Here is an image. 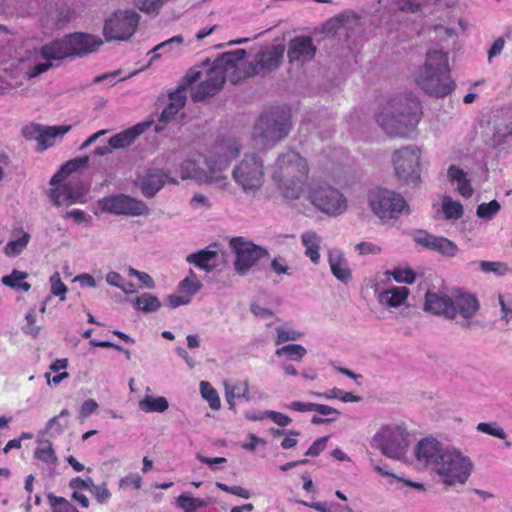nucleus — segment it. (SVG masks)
Segmentation results:
<instances>
[{"label": "nucleus", "instance_id": "f257e3e1", "mask_svg": "<svg viewBox=\"0 0 512 512\" xmlns=\"http://www.w3.org/2000/svg\"><path fill=\"white\" fill-rule=\"evenodd\" d=\"M246 55L247 52L244 49L225 52L204 72L189 70L183 78V82L189 86L198 82L191 88L192 100L200 102L214 96L223 87L226 79H230L233 84H236L240 80L239 70Z\"/></svg>", "mask_w": 512, "mask_h": 512}, {"label": "nucleus", "instance_id": "f03ea898", "mask_svg": "<svg viewBox=\"0 0 512 512\" xmlns=\"http://www.w3.org/2000/svg\"><path fill=\"white\" fill-rule=\"evenodd\" d=\"M421 105L414 97H396L376 115V121L391 137H405L420 120Z\"/></svg>", "mask_w": 512, "mask_h": 512}, {"label": "nucleus", "instance_id": "7ed1b4c3", "mask_svg": "<svg viewBox=\"0 0 512 512\" xmlns=\"http://www.w3.org/2000/svg\"><path fill=\"white\" fill-rule=\"evenodd\" d=\"M308 173L307 161L298 152L289 151L278 157L272 178L284 198L297 200L303 193Z\"/></svg>", "mask_w": 512, "mask_h": 512}, {"label": "nucleus", "instance_id": "20e7f679", "mask_svg": "<svg viewBox=\"0 0 512 512\" xmlns=\"http://www.w3.org/2000/svg\"><path fill=\"white\" fill-rule=\"evenodd\" d=\"M416 83L429 95L445 97L453 92L455 83L451 80L448 56L433 50L426 54V61L415 76Z\"/></svg>", "mask_w": 512, "mask_h": 512}, {"label": "nucleus", "instance_id": "39448f33", "mask_svg": "<svg viewBox=\"0 0 512 512\" xmlns=\"http://www.w3.org/2000/svg\"><path fill=\"white\" fill-rule=\"evenodd\" d=\"M291 115L284 107H274L260 115L254 126V137L270 146L288 135Z\"/></svg>", "mask_w": 512, "mask_h": 512}, {"label": "nucleus", "instance_id": "423d86ee", "mask_svg": "<svg viewBox=\"0 0 512 512\" xmlns=\"http://www.w3.org/2000/svg\"><path fill=\"white\" fill-rule=\"evenodd\" d=\"M367 199L371 212L382 223L398 220L401 215L410 213V207L404 197L395 191L375 188L369 191Z\"/></svg>", "mask_w": 512, "mask_h": 512}, {"label": "nucleus", "instance_id": "0eeeda50", "mask_svg": "<svg viewBox=\"0 0 512 512\" xmlns=\"http://www.w3.org/2000/svg\"><path fill=\"white\" fill-rule=\"evenodd\" d=\"M407 436L403 425H385L372 437L371 446L389 458H399L408 446Z\"/></svg>", "mask_w": 512, "mask_h": 512}, {"label": "nucleus", "instance_id": "6e6552de", "mask_svg": "<svg viewBox=\"0 0 512 512\" xmlns=\"http://www.w3.org/2000/svg\"><path fill=\"white\" fill-rule=\"evenodd\" d=\"M140 16L131 9L118 10L105 20L103 35L107 41L129 40L137 30Z\"/></svg>", "mask_w": 512, "mask_h": 512}, {"label": "nucleus", "instance_id": "1a4fd4ad", "mask_svg": "<svg viewBox=\"0 0 512 512\" xmlns=\"http://www.w3.org/2000/svg\"><path fill=\"white\" fill-rule=\"evenodd\" d=\"M308 199L320 211L330 214H342L347 208L343 194L324 183H312L309 187Z\"/></svg>", "mask_w": 512, "mask_h": 512}, {"label": "nucleus", "instance_id": "9d476101", "mask_svg": "<svg viewBox=\"0 0 512 512\" xmlns=\"http://www.w3.org/2000/svg\"><path fill=\"white\" fill-rule=\"evenodd\" d=\"M233 179L244 192L260 189L264 182L262 160L255 155H246L233 169Z\"/></svg>", "mask_w": 512, "mask_h": 512}, {"label": "nucleus", "instance_id": "9b49d317", "mask_svg": "<svg viewBox=\"0 0 512 512\" xmlns=\"http://www.w3.org/2000/svg\"><path fill=\"white\" fill-rule=\"evenodd\" d=\"M470 460L455 451H445L436 467V472L445 484H464L471 472Z\"/></svg>", "mask_w": 512, "mask_h": 512}, {"label": "nucleus", "instance_id": "f8f14e48", "mask_svg": "<svg viewBox=\"0 0 512 512\" xmlns=\"http://www.w3.org/2000/svg\"><path fill=\"white\" fill-rule=\"evenodd\" d=\"M396 175L406 184L418 185L420 182V149L410 146L396 150L393 155Z\"/></svg>", "mask_w": 512, "mask_h": 512}, {"label": "nucleus", "instance_id": "ddd939ff", "mask_svg": "<svg viewBox=\"0 0 512 512\" xmlns=\"http://www.w3.org/2000/svg\"><path fill=\"white\" fill-rule=\"evenodd\" d=\"M230 247L236 254L235 270L241 275L247 273L252 266L267 254L266 249L245 241L243 237L232 238Z\"/></svg>", "mask_w": 512, "mask_h": 512}, {"label": "nucleus", "instance_id": "4468645a", "mask_svg": "<svg viewBox=\"0 0 512 512\" xmlns=\"http://www.w3.org/2000/svg\"><path fill=\"white\" fill-rule=\"evenodd\" d=\"M240 153V145L234 138L220 139L215 142L209 155L205 156L211 173H217L227 168L229 162Z\"/></svg>", "mask_w": 512, "mask_h": 512}, {"label": "nucleus", "instance_id": "2eb2a0df", "mask_svg": "<svg viewBox=\"0 0 512 512\" xmlns=\"http://www.w3.org/2000/svg\"><path fill=\"white\" fill-rule=\"evenodd\" d=\"M99 205L103 211L116 215L140 216L149 212L144 202L124 194L104 197Z\"/></svg>", "mask_w": 512, "mask_h": 512}, {"label": "nucleus", "instance_id": "dca6fc26", "mask_svg": "<svg viewBox=\"0 0 512 512\" xmlns=\"http://www.w3.org/2000/svg\"><path fill=\"white\" fill-rule=\"evenodd\" d=\"M424 310L447 319H455L457 315L453 299L439 292L427 291L425 294Z\"/></svg>", "mask_w": 512, "mask_h": 512}, {"label": "nucleus", "instance_id": "f3484780", "mask_svg": "<svg viewBox=\"0 0 512 512\" xmlns=\"http://www.w3.org/2000/svg\"><path fill=\"white\" fill-rule=\"evenodd\" d=\"M66 44L70 57H82L96 51L101 45L102 40L99 37L85 34L74 33L65 36Z\"/></svg>", "mask_w": 512, "mask_h": 512}, {"label": "nucleus", "instance_id": "a211bd4d", "mask_svg": "<svg viewBox=\"0 0 512 512\" xmlns=\"http://www.w3.org/2000/svg\"><path fill=\"white\" fill-rule=\"evenodd\" d=\"M316 51L310 36H296L288 43L287 57L290 63H305L314 58Z\"/></svg>", "mask_w": 512, "mask_h": 512}, {"label": "nucleus", "instance_id": "6ab92c4d", "mask_svg": "<svg viewBox=\"0 0 512 512\" xmlns=\"http://www.w3.org/2000/svg\"><path fill=\"white\" fill-rule=\"evenodd\" d=\"M414 241L426 249L437 251L445 256H454L458 250L457 245L451 240L432 235L425 230H418L415 233Z\"/></svg>", "mask_w": 512, "mask_h": 512}, {"label": "nucleus", "instance_id": "aec40b11", "mask_svg": "<svg viewBox=\"0 0 512 512\" xmlns=\"http://www.w3.org/2000/svg\"><path fill=\"white\" fill-rule=\"evenodd\" d=\"M165 182L176 184L177 181L162 170H150L138 181V186L142 194L147 198H152L163 187Z\"/></svg>", "mask_w": 512, "mask_h": 512}, {"label": "nucleus", "instance_id": "412c9836", "mask_svg": "<svg viewBox=\"0 0 512 512\" xmlns=\"http://www.w3.org/2000/svg\"><path fill=\"white\" fill-rule=\"evenodd\" d=\"M444 453L441 444L436 439L430 438L421 440L415 449L417 459L423 461L426 466H433L435 469Z\"/></svg>", "mask_w": 512, "mask_h": 512}, {"label": "nucleus", "instance_id": "4be33fe9", "mask_svg": "<svg viewBox=\"0 0 512 512\" xmlns=\"http://www.w3.org/2000/svg\"><path fill=\"white\" fill-rule=\"evenodd\" d=\"M83 196L82 188L72 183H65L53 188L49 197L55 206L70 205L78 202Z\"/></svg>", "mask_w": 512, "mask_h": 512}, {"label": "nucleus", "instance_id": "5701e85b", "mask_svg": "<svg viewBox=\"0 0 512 512\" xmlns=\"http://www.w3.org/2000/svg\"><path fill=\"white\" fill-rule=\"evenodd\" d=\"M285 48L283 45L273 46L259 54L255 69L258 72H270L277 69L282 62Z\"/></svg>", "mask_w": 512, "mask_h": 512}, {"label": "nucleus", "instance_id": "b1692460", "mask_svg": "<svg viewBox=\"0 0 512 512\" xmlns=\"http://www.w3.org/2000/svg\"><path fill=\"white\" fill-rule=\"evenodd\" d=\"M448 179L450 182H456L457 183V192L464 198H470L473 193V187L471 185L470 179H468L467 174L464 172L463 169L451 165L448 168L447 173Z\"/></svg>", "mask_w": 512, "mask_h": 512}, {"label": "nucleus", "instance_id": "393cba45", "mask_svg": "<svg viewBox=\"0 0 512 512\" xmlns=\"http://www.w3.org/2000/svg\"><path fill=\"white\" fill-rule=\"evenodd\" d=\"M219 255L217 251L210 249H203L196 253L187 256L186 260L189 263L195 264L200 269L207 272L214 270L217 267V259Z\"/></svg>", "mask_w": 512, "mask_h": 512}, {"label": "nucleus", "instance_id": "a878e982", "mask_svg": "<svg viewBox=\"0 0 512 512\" xmlns=\"http://www.w3.org/2000/svg\"><path fill=\"white\" fill-rule=\"evenodd\" d=\"M332 274L340 281L347 283L351 279V270L347 260L341 252L329 253L328 259Z\"/></svg>", "mask_w": 512, "mask_h": 512}, {"label": "nucleus", "instance_id": "bb28decb", "mask_svg": "<svg viewBox=\"0 0 512 512\" xmlns=\"http://www.w3.org/2000/svg\"><path fill=\"white\" fill-rule=\"evenodd\" d=\"M454 301L457 314L465 319H470L479 310V302L477 298L468 293L459 294Z\"/></svg>", "mask_w": 512, "mask_h": 512}, {"label": "nucleus", "instance_id": "cd10ccee", "mask_svg": "<svg viewBox=\"0 0 512 512\" xmlns=\"http://www.w3.org/2000/svg\"><path fill=\"white\" fill-rule=\"evenodd\" d=\"M71 125L46 126L42 127L39 137V149L44 151L54 145L57 136H63L71 130Z\"/></svg>", "mask_w": 512, "mask_h": 512}, {"label": "nucleus", "instance_id": "c85d7f7f", "mask_svg": "<svg viewBox=\"0 0 512 512\" xmlns=\"http://www.w3.org/2000/svg\"><path fill=\"white\" fill-rule=\"evenodd\" d=\"M40 54L47 61L70 57L65 37L42 46Z\"/></svg>", "mask_w": 512, "mask_h": 512}, {"label": "nucleus", "instance_id": "c756f323", "mask_svg": "<svg viewBox=\"0 0 512 512\" xmlns=\"http://www.w3.org/2000/svg\"><path fill=\"white\" fill-rule=\"evenodd\" d=\"M409 289L407 287H392L383 291L379 296V301L388 307H399L407 300Z\"/></svg>", "mask_w": 512, "mask_h": 512}, {"label": "nucleus", "instance_id": "7c9ffc66", "mask_svg": "<svg viewBox=\"0 0 512 512\" xmlns=\"http://www.w3.org/2000/svg\"><path fill=\"white\" fill-rule=\"evenodd\" d=\"M13 234L17 237L5 245L3 252L8 257H15L22 253L30 241V235L23 228L14 229Z\"/></svg>", "mask_w": 512, "mask_h": 512}, {"label": "nucleus", "instance_id": "2f4dec72", "mask_svg": "<svg viewBox=\"0 0 512 512\" xmlns=\"http://www.w3.org/2000/svg\"><path fill=\"white\" fill-rule=\"evenodd\" d=\"M88 161V156L77 157L69 160L61 167V169L56 174L52 176L50 184L54 186L56 184L61 183L68 175L76 172L82 167H85Z\"/></svg>", "mask_w": 512, "mask_h": 512}, {"label": "nucleus", "instance_id": "473e14b6", "mask_svg": "<svg viewBox=\"0 0 512 512\" xmlns=\"http://www.w3.org/2000/svg\"><path fill=\"white\" fill-rule=\"evenodd\" d=\"M301 241L305 247V255L314 263L318 264L320 260V244L321 238L312 231L305 232L301 235Z\"/></svg>", "mask_w": 512, "mask_h": 512}, {"label": "nucleus", "instance_id": "72a5a7b5", "mask_svg": "<svg viewBox=\"0 0 512 512\" xmlns=\"http://www.w3.org/2000/svg\"><path fill=\"white\" fill-rule=\"evenodd\" d=\"M27 277V272L13 269L11 274L2 277V283L5 286L10 287L12 289L23 290L27 292L31 288V285L28 282L24 281Z\"/></svg>", "mask_w": 512, "mask_h": 512}, {"label": "nucleus", "instance_id": "f704fd0d", "mask_svg": "<svg viewBox=\"0 0 512 512\" xmlns=\"http://www.w3.org/2000/svg\"><path fill=\"white\" fill-rule=\"evenodd\" d=\"M68 486L70 489L73 490L71 494V499L77 502L81 508H88L90 506V501L88 497L80 493V491L86 489V482L84 481V479L80 477H74L70 479Z\"/></svg>", "mask_w": 512, "mask_h": 512}, {"label": "nucleus", "instance_id": "c9c22d12", "mask_svg": "<svg viewBox=\"0 0 512 512\" xmlns=\"http://www.w3.org/2000/svg\"><path fill=\"white\" fill-rule=\"evenodd\" d=\"M140 409L144 412H164L168 409L169 404L165 397L145 396L139 403Z\"/></svg>", "mask_w": 512, "mask_h": 512}, {"label": "nucleus", "instance_id": "e433bc0d", "mask_svg": "<svg viewBox=\"0 0 512 512\" xmlns=\"http://www.w3.org/2000/svg\"><path fill=\"white\" fill-rule=\"evenodd\" d=\"M176 504L184 512H196L198 509L207 505V502L201 498H195L187 494H181L176 499Z\"/></svg>", "mask_w": 512, "mask_h": 512}, {"label": "nucleus", "instance_id": "4c0bfd02", "mask_svg": "<svg viewBox=\"0 0 512 512\" xmlns=\"http://www.w3.org/2000/svg\"><path fill=\"white\" fill-rule=\"evenodd\" d=\"M306 349L299 344H289L282 346L275 351V355L278 357L285 356L289 360L300 361L305 355Z\"/></svg>", "mask_w": 512, "mask_h": 512}, {"label": "nucleus", "instance_id": "58836bf2", "mask_svg": "<svg viewBox=\"0 0 512 512\" xmlns=\"http://www.w3.org/2000/svg\"><path fill=\"white\" fill-rule=\"evenodd\" d=\"M442 210L446 219L457 220L463 215V206L458 201H453L451 197L444 196L442 199Z\"/></svg>", "mask_w": 512, "mask_h": 512}, {"label": "nucleus", "instance_id": "ea45409f", "mask_svg": "<svg viewBox=\"0 0 512 512\" xmlns=\"http://www.w3.org/2000/svg\"><path fill=\"white\" fill-rule=\"evenodd\" d=\"M200 392L202 397L208 401L211 409L218 410L220 408L221 401L219 395L209 382L201 381Z\"/></svg>", "mask_w": 512, "mask_h": 512}, {"label": "nucleus", "instance_id": "a19ab883", "mask_svg": "<svg viewBox=\"0 0 512 512\" xmlns=\"http://www.w3.org/2000/svg\"><path fill=\"white\" fill-rule=\"evenodd\" d=\"M168 0H133V4L143 13L158 15Z\"/></svg>", "mask_w": 512, "mask_h": 512}, {"label": "nucleus", "instance_id": "79ce46f5", "mask_svg": "<svg viewBox=\"0 0 512 512\" xmlns=\"http://www.w3.org/2000/svg\"><path fill=\"white\" fill-rule=\"evenodd\" d=\"M202 285L199 280L196 279V276L192 270L189 272V276L185 277L180 283H179V291L188 297L196 294L200 289Z\"/></svg>", "mask_w": 512, "mask_h": 512}, {"label": "nucleus", "instance_id": "37998d69", "mask_svg": "<svg viewBox=\"0 0 512 512\" xmlns=\"http://www.w3.org/2000/svg\"><path fill=\"white\" fill-rule=\"evenodd\" d=\"M137 309L144 312H154L160 307V302L157 297L152 296L148 293H144L135 299Z\"/></svg>", "mask_w": 512, "mask_h": 512}, {"label": "nucleus", "instance_id": "c03bdc74", "mask_svg": "<svg viewBox=\"0 0 512 512\" xmlns=\"http://www.w3.org/2000/svg\"><path fill=\"white\" fill-rule=\"evenodd\" d=\"M479 267L484 273H494L498 276H504L511 271L506 263L500 261H480Z\"/></svg>", "mask_w": 512, "mask_h": 512}, {"label": "nucleus", "instance_id": "a18cd8bd", "mask_svg": "<svg viewBox=\"0 0 512 512\" xmlns=\"http://www.w3.org/2000/svg\"><path fill=\"white\" fill-rule=\"evenodd\" d=\"M315 395L326 399L337 398L342 402H358L360 400L359 396H356L351 392H344L338 388H333L324 393H315Z\"/></svg>", "mask_w": 512, "mask_h": 512}, {"label": "nucleus", "instance_id": "49530a36", "mask_svg": "<svg viewBox=\"0 0 512 512\" xmlns=\"http://www.w3.org/2000/svg\"><path fill=\"white\" fill-rule=\"evenodd\" d=\"M47 499L52 512H69L70 508L73 506L66 498L56 496L52 493L47 495Z\"/></svg>", "mask_w": 512, "mask_h": 512}, {"label": "nucleus", "instance_id": "de8ad7c7", "mask_svg": "<svg viewBox=\"0 0 512 512\" xmlns=\"http://www.w3.org/2000/svg\"><path fill=\"white\" fill-rule=\"evenodd\" d=\"M189 87L185 82L182 81V84L169 95L170 104L176 107L178 110H181L186 103V94L185 91Z\"/></svg>", "mask_w": 512, "mask_h": 512}, {"label": "nucleus", "instance_id": "09e8293b", "mask_svg": "<svg viewBox=\"0 0 512 512\" xmlns=\"http://www.w3.org/2000/svg\"><path fill=\"white\" fill-rule=\"evenodd\" d=\"M134 140L132 139L129 131L126 129L109 139L110 147L120 149L130 146Z\"/></svg>", "mask_w": 512, "mask_h": 512}, {"label": "nucleus", "instance_id": "8fccbe9b", "mask_svg": "<svg viewBox=\"0 0 512 512\" xmlns=\"http://www.w3.org/2000/svg\"><path fill=\"white\" fill-rule=\"evenodd\" d=\"M500 210V204L496 200H492L488 203H481L477 207V216L484 219H490Z\"/></svg>", "mask_w": 512, "mask_h": 512}, {"label": "nucleus", "instance_id": "3c124183", "mask_svg": "<svg viewBox=\"0 0 512 512\" xmlns=\"http://www.w3.org/2000/svg\"><path fill=\"white\" fill-rule=\"evenodd\" d=\"M276 339L275 344L280 345L288 341H295L298 340L302 333L292 330V329H286L285 327H277L276 328Z\"/></svg>", "mask_w": 512, "mask_h": 512}, {"label": "nucleus", "instance_id": "603ef678", "mask_svg": "<svg viewBox=\"0 0 512 512\" xmlns=\"http://www.w3.org/2000/svg\"><path fill=\"white\" fill-rule=\"evenodd\" d=\"M391 275L398 283L412 284L415 281L416 275L411 268H395Z\"/></svg>", "mask_w": 512, "mask_h": 512}, {"label": "nucleus", "instance_id": "864d4df0", "mask_svg": "<svg viewBox=\"0 0 512 512\" xmlns=\"http://www.w3.org/2000/svg\"><path fill=\"white\" fill-rule=\"evenodd\" d=\"M477 430L499 439L506 438V433L504 432L503 428L497 426L496 424L482 422L477 425Z\"/></svg>", "mask_w": 512, "mask_h": 512}, {"label": "nucleus", "instance_id": "5fc2aeb1", "mask_svg": "<svg viewBox=\"0 0 512 512\" xmlns=\"http://www.w3.org/2000/svg\"><path fill=\"white\" fill-rule=\"evenodd\" d=\"M35 458L45 463H54L57 460L51 444L36 449Z\"/></svg>", "mask_w": 512, "mask_h": 512}, {"label": "nucleus", "instance_id": "6e6d98bb", "mask_svg": "<svg viewBox=\"0 0 512 512\" xmlns=\"http://www.w3.org/2000/svg\"><path fill=\"white\" fill-rule=\"evenodd\" d=\"M197 175V163L194 160L187 159L180 166V176L182 180L194 178Z\"/></svg>", "mask_w": 512, "mask_h": 512}, {"label": "nucleus", "instance_id": "4d7b16f0", "mask_svg": "<svg viewBox=\"0 0 512 512\" xmlns=\"http://www.w3.org/2000/svg\"><path fill=\"white\" fill-rule=\"evenodd\" d=\"M99 504H106L111 499V492L106 483H101L93 489L91 493Z\"/></svg>", "mask_w": 512, "mask_h": 512}, {"label": "nucleus", "instance_id": "13d9d810", "mask_svg": "<svg viewBox=\"0 0 512 512\" xmlns=\"http://www.w3.org/2000/svg\"><path fill=\"white\" fill-rule=\"evenodd\" d=\"M51 291L55 296H60L61 300H65V294L67 292L66 285L61 281L59 274H55L51 277Z\"/></svg>", "mask_w": 512, "mask_h": 512}, {"label": "nucleus", "instance_id": "bf43d9fd", "mask_svg": "<svg viewBox=\"0 0 512 512\" xmlns=\"http://www.w3.org/2000/svg\"><path fill=\"white\" fill-rule=\"evenodd\" d=\"M328 436L320 437L316 439L308 448L306 456H318L326 447Z\"/></svg>", "mask_w": 512, "mask_h": 512}, {"label": "nucleus", "instance_id": "052dcab7", "mask_svg": "<svg viewBox=\"0 0 512 512\" xmlns=\"http://www.w3.org/2000/svg\"><path fill=\"white\" fill-rule=\"evenodd\" d=\"M42 127L43 126H41L39 124L27 125L22 129V135L24 138H26L28 140L35 139L37 142H39V137H40Z\"/></svg>", "mask_w": 512, "mask_h": 512}, {"label": "nucleus", "instance_id": "680f3d73", "mask_svg": "<svg viewBox=\"0 0 512 512\" xmlns=\"http://www.w3.org/2000/svg\"><path fill=\"white\" fill-rule=\"evenodd\" d=\"M97 408H98V404L95 400L87 399L81 405V408L79 411V417L81 419H85V418L89 417L92 413H94L97 410Z\"/></svg>", "mask_w": 512, "mask_h": 512}, {"label": "nucleus", "instance_id": "e2e57ef3", "mask_svg": "<svg viewBox=\"0 0 512 512\" xmlns=\"http://www.w3.org/2000/svg\"><path fill=\"white\" fill-rule=\"evenodd\" d=\"M26 321H27V324L24 328V332L32 335L33 337H37L39 335L40 328L35 325L36 317L33 312H29L26 315Z\"/></svg>", "mask_w": 512, "mask_h": 512}, {"label": "nucleus", "instance_id": "0e129e2a", "mask_svg": "<svg viewBox=\"0 0 512 512\" xmlns=\"http://www.w3.org/2000/svg\"><path fill=\"white\" fill-rule=\"evenodd\" d=\"M271 269L278 275L288 274V266L285 258L281 256L275 257L271 261Z\"/></svg>", "mask_w": 512, "mask_h": 512}, {"label": "nucleus", "instance_id": "69168bd1", "mask_svg": "<svg viewBox=\"0 0 512 512\" xmlns=\"http://www.w3.org/2000/svg\"><path fill=\"white\" fill-rule=\"evenodd\" d=\"M141 482H142V479L139 475H137V474L128 475V476L121 478L120 486L124 487V488L132 487L134 489H139L141 487Z\"/></svg>", "mask_w": 512, "mask_h": 512}, {"label": "nucleus", "instance_id": "338daca9", "mask_svg": "<svg viewBox=\"0 0 512 512\" xmlns=\"http://www.w3.org/2000/svg\"><path fill=\"white\" fill-rule=\"evenodd\" d=\"M356 249L361 255L378 254L381 252V248L371 242H361L356 245Z\"/></svg>", "mask_w": 512, "mask_h": 512}, {"label": "nucleus", "instance_id": "774afa93", "mask_svg": "<svg viewBox=\"0 0 512 512\" xmlns=\"http://www.w3.org/2000/svg\"><path fill=\"white\" fill-rule=\"evenodd\" d=\"M310 507L318 512H338L339 505L328 502H314Z\"/></svg>", "mask_w": 512, "mask_h": 512}]
</instances>
